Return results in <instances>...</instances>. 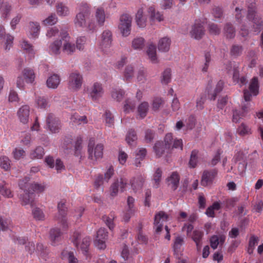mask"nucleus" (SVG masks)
<instances>
[{"mask_svg":"<svg viewBox=\"0 0 263 263\" xmlns=\"http://www.w3.org/2000/svg\"><path fill=\"white\" fill-rule=\"evenodd\" d=\"M132 20V18L128 14H125L121 16L119 28L123 36H127L130 34Z\"/></svg>","mask_w":263,"mask_h":263,"instance_id":"0eeeda50","label":"nucleus"},{"mask_svg":"<svg viewBox=\"0 0 263 263\" xmlns=\"http://www.w3.org/2000/svg\"><path fill=\"white\" fill-rule=\"evenodd\" d=\"M30 32L33 37H37L40 29L39 23L30 22L29 23Z\"/></svg>","mask_w":263,"mask_h":263,"instance_id":"c03bdc74","label":"nucleus"},{"mask_svg":"<svg viewBox=\"0 0 263 263\" xmlns=\"http://www.w3.org/2000/svg\"><path fill=\"white\" fill-rule=\"evenodd\" d=\"M134 67L131 65L126 66L124 71V79L126 81H130L134 76Z\"/></svg>","mask_w":263,"mask_h":263,"instance_id":"49530a36","label":"nucleus"},{"mask_svg":"<svg viewBox=\"0 0 263 263\" xmlns=\"http://www.w3.org/2000/svg\"><path fill=\"white\" fill-rule=\"evenodd\" d=\"M259 92V82L258 78L253 77L250 81L249 90L245 89L243 90V97L246 101L251 100L252 95L256 96Z\"/></svg>","mask_w":263,"mask_h":263,"instance_id":"39448f33","label":"nucleus"},{"mask_svg":"<svg viewBox=\"0 0 263 263\" xmlns=\"http://www.w3.org/2000/svg\"><path fill=\"white\" fill-rule=\"evenodd\" d=\"M248 111V107L246 105H243L240 109H233L232 121L235 123L239 122L240 119L246 116Z\"/></svg>","mask_w":263,"mask_h":263,"instance_id":"a211bd4d","label":"nucleus"},{"mask_svg":"<svg viewBox=\"0 0 263 263\" xmlns=\"http://www.w3.org/2000/svg\"><path fill=\"white\" fill-rule=\"evenodd\" d=\"M25 180L26 181H28L27 179H25ZM19 186L21 189L24 191V194L21 195L20 197L22 204L23 205L30 204L31 206H33L35 195L33 192L27 189L28 185L27 182L21 181L19 183Z\"/></svg>","mask_w":263,"mask_h":263,"instance_id":"f03ea898","label":"nucleus"},{"mask_svg":"<svg viewBox=\"0 0 263 263\" xmlns=\"http://www.w3.org/2000/svg\"><path fill=\"white\" fill-rule=\"evenodd\" d=\"M198 154L199 151L196 149L192 151L189 162L190 167L195 168L197 166L198 162Z\"/></svg>","mask_w":263,"mask_h":263,"instance_id":"4c0bfd02","label":"nucleus"},{"mask_svg":"<svg viewBox=\"0 0 263 263\" xmlns=\"http://www.w3.org/2000/svg\"><path fill=\"white\" fill-rule=\"evenodd\" d=\"M83 78L82 75L77 71L71 73L69 77V87L74 90L79 89L82 84Z\"/></svg>","mask_w":263,"mask_h":263,"instance_id":"9b49d317","label":"nucleus"},{"mask_svg":"<svg viewBox=\"0 0 263 263\" xmlns=\"http://www.w3.org/2000/svg\"><path fill=\"white\" fill-rule=\"evenodd\" d=\"M130 183L133 191L136 193L142 189L143 185V180L142 177L134 178Z\"/></svg>","mask_w":263,"mask_h":263,"instance_id":"f704fd0d","label":"nucleus"},{"mask_svg":"<svg viewBox=\"0 0 263 263\" xmlns=\"http://www.w3.org/2000/svg\"><path fill=\"white\" fill-rule=\"evenodd\" d=\"M79 10V13L76 16L74 24L77 26L83 27L86 24V17L90 13L88 5L86 3H82L80 6Z\"/></svg>","mask_w":263,"mask_h":263,"instance_id":"20e7f679","label":"nucleus"},{"mask_svg":"<svg viewBox=\"0 0 263 263\" xmlns=\"http://www.w3.org/2000/svg\"><path fill=\"white\" fill-rule=\"evenodd\" d=\"M44 148L41 146H37L30 153V157L32 159H41L44 155Z\"/></svg>","mask_w":263,"mask_h":263,"instance_id":"79ce46f5","label":"nucleus"},{"mask_svg":"<svg viewBox=\"0 0 263 263\" xmlns=\"http://www.w3.org/2000/svg\"><path fill=\"white\" fill-rule=\"evenodd\" d=\"M243 50L242 46L239 45H233L230 49V54L234 58L240 56Z\"/></svg>","mask_w":263,"mask_h":263,"instance_id":"37998d69","label":"nucleus"},{"mask_svg":"<svg viewBox=\"0 0 263 263\" xmlns=\"http://www.w3.org/2000/svg\"><path fill=\"white\" fill-rule=\"evenodd\" d=\"M59 211V215L58 216H66L67 212V207L65 204V201L61 200L58 204Z\"/></svg>","mask_w":263,"mask_h":263,"instance_id":"6e6d98bb","label":"nucleus"},{"mask_svg":"<svg viewBox=\"0 0 263 263\" xmlns=\"http://www.w3.org/2000/svg\"><path fill=\"white\" fill-rule=\"evenodd\" d=\"M224 34L228 39H233L235 36V30L232 24L227 23L224 27Z\"/></svg>","mask_w":263,"mask_h":263,"instance_id":"473e14b6","label":"nucleus"},{"mask_svg":"<svg viewBox=\"0 0 263 263\" xmlns=\"http://www.w3.org/2000/svg\"><path fill=\"white\" fill-rule=\"evenodd\" d=\"M143 11L142 8L138 10L136 15V20L139 27L143 28L146 26V19L143 16Z\"/></svg>","mask_w":263,"mask_h":263,"instance_id":"c756f323","label":"nucleus"},{"mask_svg":"<svg viewBox=\"0 0 263 263\" xmlns=\"http://www.w3.org/2000/svg\"><path fill=\"white\" fill-rule=\"evenodd\" d=\"M0 166L5 171H8L10 167V160L6 156L0 157Z\"/></svg>","mask_w":263,"mask_h":263,"instance_id":"603ef678","label":"nucleus"},{"mask_svg":"<svg viewBox=\"0 0 263 263\" xmlns=\"http://www.w3.org/2000/svg\"><path fill=\"white\" fill-rule=\"evenodd\" d=\"M89 97L93 101H97L102 97L104 90L102 84L95 82L87 88Z\"/></svg>","mask_w":263,"mask_h":263,"instance_id":"423d86ee","label":"nucleus"},{"mask_svg":"<svg viewBox=\"0 0 263 263\" xmlns=\"http://www.w3.org/2000/svg\"><path fill=\"white\" fill-rule=\"evenodd\" d=\"M56 219L58 222L60 223L63 231H66L68 228V223L66 216H57Z\"/></svg>","mask_w":263,"mask_h":263,"instance_id":"e2e57ef3","label":"nucleus"},{"mask_svg":"<svg viewBox=\"0 0 263 263\" xmlns=\"http://www.w3.org/2000/svg\"><path fill=\"white\" fill-rule=\"evenodd\" d=\"M148 109V104L147 102L142 103L138 107V118L140 119H143L147 115Z\"/></svg>","mask_w":263,"mask_h":263,"instance_id":"ea45409f","label":"nucleus"},{"mask_svg":"<svg viewBox=\"0 0 263 263\" xmlns=\"http://www.w3.org/2000/svg\"><path fill=\"white\" fill-rule=\"evenodd\" d=\"M173 135L172 133H168L166 134L164 140V144L165 146H166V148H168L169 149H171L172 145L173 143Z\"/></svg>","mask_w":263,"mask_h":263,"instance_id":"0e129e2a","label":"nucleus"},{"mask_svg":"<svg viewBox=\"0 0 263 263\" xmlns=\"http://www.w3.org/2000/svg\"><path fill=\"white\" fill-rule=\"evenodd\" d=\"M105 124L108 127H111L114 125V117L109 110H106L104 115Z\"/></svg>","mask_w":263,"mask_h":263,"instance_id":"a19ab883","label":"nucleus"},{"mask_svg":"<svg viewBox=\"0 0 263 263\" xmlns=\"http://www.w3.org/2000/svg\"><path fill=\"white\" fill-rule=\"evenodd\" d=\"M238 134L241 136H244L251 134V129L245 124L242 123L237 129Z\"/></svg>","mask_w":263,"mask_h":263,"instance_id":"3c124183","label":"nucleus"},{"mask_svg":"<svg viewBox=\"0 0 263 263\" xmlns=\"http://www.w3.org/2000/svg\"><path fill=\"white\" fill-rule=\"evenodd\" d=\"M227 68L229 73H232L233 79L234 82L238 83L240 86L247 83V80L245 77H242L239 78V71L238 66L237 64H233L232 63H230L229 66Z\"/></svg>","mask_w":263,"mask_h":263,"instance_id":"9d476101","label":"nucleus"},{"mask_svg":"<svg viewBox=\"0 0 263 263\" xmlns=\"http://www.w3.org/2000/svg\"><path fill=\"white\" fill-rule=\"evenodd\" d=\"M144 40L142 37L135 39L133 41V47L136 49H142L144 46Z\"/></svg>","mask_w":263,"mask_h":263,"instance_id":"680f3d73","label":"nucleus"},{"mask_svg":"<svg viewBox=\"0 0 263 263\" xmlns=\"http://www.w3.org/2000/svg\"><path fill=\"white\" fill-rule=\"evenodd\" d=\"M172 79V70L170 68H166L162 73L161 76V82L163 84H168L171 82Z\"/></svg>","mask_w":263,"mask_h":263,"instance_id":"7c9ffc66","label":"nucleus"},{"mask_svg":"<svg viewBox=\"0 0 263 263\" xmlns=\"http://www.w3.org/2000/svg\"><path fill=\"white\" fill-rule=\"evenodd\" d=\"M114 218V216L112 214L110 215V216L104 215L102 217L103 220L105 222V223L110 230L112 229L114 227V224L113 222Z\"/></svg>","mask_w":263,"mask_h":263,"instance_id":"bf43d9fd","label":"nucleus"},{"mask_svg":"<svg viewBox=\"0 0 263 263\" xmlns=\"http://www.w3.org/2000/svg\"><path fill=\"white\" fill-rule=\"evenodd\" d=\"M48 129L53 133L59 132L61 128V123L59 119L52 114H49L46 119Z\"/></svg>","mask_w":263,"mask_h":263,"instance_id":"f8f14e48","label":"nucleus"},{"mask_svg":"<svg viewBox=\"0 0 263 263\" xmlns=\"http://www.w3.org/2000/svg\"><path fill=\"white\" fill-rule=\"evenodd\" d=\"M168 216L163 211H160L155 215L154 227L156 234H160L163 229V222L167 221Z\"/></svg>","mask_w":263,"mask_h":263,"instance_id":"1a4fd4ad","label":"nucleus"},{"mask_svg":"<svg viewBox=\"0 0 263 263\" xmlns=\"http://www.w3.org/2000/svg\"><path fill=\"white\" fill-rule=\"evenodd\" d=\"M147 154V150L145 148H138L135 152V165L137 167L141 166V161H143Z\"/></svg>","mask_w":263,"mask_h":263,"instance_id":"4be33fe9","label":"nucleus"},{"mask_svg":"<svg viewBox=\"0 0 263 263\" xmlns=\"http://www.w3.org/2000/svg\"><path fill=\"white\" fill-rule=\"evenodd\" d=\"M153 148L156 157L158 158L161 157L165 153H170L171 151L168 148H166V146L164 145V143L162 141L157 142Z\"/></svg>","mask_w":263,"mask_h":263,"instance_id":"412c9836","label":"nucleus"},{"mask_svg":"<svg viewBox=\"0 0 263 263\" xmlns=\"http://www.w3.org/2000/svg\"><path fill=\"white\" fill-rule=\"evenodd\" d=\"M164 101L162 98L156 97L152 100V107L154 111L158 110L163 105Z\"/></svg>","mask_w":263,"mask_h":263,"instance_id":"de8ad7c7","label":"nucleus"},{"mask_svg":"<svg viewBox=\"0 0 263 263\" xmlns=\"http://www.w3.org/2000/svg\"><path fill=\"white\" fill-rule=\"evenodd\" d=\"M35 102L38 107L41 108H45L48 106V102L44 97H37Z\"/></svg>","mask_w":263,"mask_h":263,"instance_id":"69168bd1","label":"nucleus"},{"mask_svg":"<svg viewBox=\"0 0 263 263\" xmlns=\"http://www.w3.org/2000/svg\"><path fill=\"white\" fill-rule=\"evenodd\" d=\"M149 13L151 15V21H157L160 22L164 20L163 15L160 12L156 11L155 8L152 7L149 8Z\"/></svg>","mask_w":263,"mask_h":263,"instance_id":"72a5a7b5","label":"nucleus"},{"mask_svg":"<svg viewBox=\"0 0 263 263\" xmlns=\"http://www.w3.org/2000/svg\"><path fill=\"white\" fill-rule=\"evenodd\" d=\"M112 43V33L109 30H104L101 34L100 46L102 48H109Z\"/></svg>","mask_w":263,"mask_h":263,"instance_id":"dca6fc26","label":"nucleus"},{"mask_svg":"<svg viewBox=\"0 0 263 263\" xmlns=\"http://www.w3.org/2000/svg\"><path fill=\"white\" fill-rule=\"evenodd\" d=\"M247 18L253 23V29L254 32H259L262 29L263 21L261 18L256 16V4L253 1L248 6Z\"/></svg>","mask_w":263,"mask_h":263,"instance_id":"f257e3e1","label":"nucleus"},{"mask_svg":"<svg viewBox=\"0 0 263 263\" xmlns=\"http://www.w3.org/2000/svg\"><path fill=\"white\" fill-rule=\"evenodd\" d=\"M57 11L59 15L66 16L69 13V9L63 3H59L57 6Z\"/></svg>","mask_w":263,"mask_h":263,"instance_id":"09e8293b","label":"nucleus"},{"mask_svg":"<svg viewBox=\"0 0 263 263\" xmlns=\"http://www.w3.org/2000/svg\"><path fill=\"white\" fill-rule=\"evenodd\" d=\"M63 44V51L66 54H71L75 51L74 44L70 43L69 40H65Z\"/></svg>","mask_w":263,"mask_h":263,"instance_id":"2f4dec72","label":"nucleus"},{"mask_svg":"<svg viewBox=\"0 0 263 263\" xmlns=\"http://www.w3.org/2000/svg\"><path fill=\"white\" fill-rule=\"evenodd\" d=\"M162 171L160 168H158L153 176V181L155 182L154 186L155 187L157 188L159 186L160 182L161 181V176H162Z\"/></svg>","mask_w":263,"mask_h":263,"instance_id":"8fccbe9b","label":"nucleus"},{"mask_svg":"<svg viewBox=\"0 0 263 263\" xmlns=\"http://www.w3.org/2000/svg\"><path fill=\"white\" fill-rule=\"evenodd\" d=\"M90 239L89 237H86L82 240L80 246L81 249L84 252V254L87 252L88 247L90 245Z\"/></svg>","mask_w":263,"mask_h":263,"instance_id":"052dcab7","label":"nucleus"},{"mask_svg":"<svg viewBox=\"0 0 263 263\" xmlns=\"http://www.w3.org/2000/svg\"><path fill=\"white\" fill-rule=\"evenodd\" d=\"M82 139L81 137H78L74 144V155L75 156L80 157V159H82L84 157L82 153Z\"/></svg>","mask_w":263,"mask_h":263,"instance_id":"c85d7f7f","label":"nucleus"},{"mask_svg":"<svg viewBox=\"0 0 263 263\" xmlns=\"http://www.w3.org/2000/svg\"><path fill=\"white\" fill-rule=\"evenodd\" d=\"M62 45V42L61 40L54 41L49 46V52L53 54H60Z\"/></svg>","mask_w":263,"mask_h":263,"instance_id":"cd10ccee","label":"nucleus"},{"mask_svg":"<svg viewBox=\"0 0 263 263\" xmlns=\"http://www.w3.org/2000/svg\"><path fill=\"white\" fill-rule=\"evenodd\" d=\"M95 144V139L91 138L88 144V158L91 160H97L103 156V144H98L94 147Z\"/></svg>","mask_w":263,"mask_h":263,"instance_id":"7ed1b4c3","label":"nucleus"},{"mask_svg":"<svg viewBox=\"0 0 263 263\" xmlns=\"http://www.w3.org/2000/svg\"><path fill=\"white\" fill-rule=\"evenodd\" d=\"M223 84L224 83L222 81H219L217 83L214 92L211 93H209V98L210 100H215L217 95L222 91L223 87Z\"/></svg>","mask_w":263,"mask_h":263,"instance_id":"58836bf2","label":"nucleus"},{"mask_svg":"<svg viewBox=\"0 0 263 263\" xmlns=\"http://www.w3.org/2000/svg\"><path fill=\"white\" fill-rule=\"evenodd\" d=\"M134 198L132 196H128L127 198V210L123 216V220L125 222L129 221L130 217L134 215L135 209L134 208Z\"/></svg>","mask_w":263,"mask_h":263,"instance_id":"2eb2a0df","label":"nucleus"},{"mask_svg":"<svg viewBox=\"0 0 263 263\" xmlns=\"http://www.w3.org/2000/svg\"><path fill=\"white\" fill-rule=\"evenodd\" d=\"M96 20L100 26H103L105 20L104 10L102 8H98L96 11Z\"/></svg>","mask_w":263,"mask_h":263,"instance_id":"c9c22d12","label":"nucleus"},{"mask_svg":"<svg viewBox=\"0 0 263 263\" xmlns=\"http://www.w3.org/2000/svg\"><path fill=\"white\" fill-rule=\"evenodd\" d=\"M124 95V91L123 90L114 89L111 92V97L118 102H120Z\"/></svg>","mask_w":263,"mask_h":263,"instance_id":"5fc2aeb1","label":"nucleus"},{"mask_svg":"<svg viewBox=\"0 0 263 263\" xmlns=\"http://www.w3.org/2000/svg\"><path fill=\"white\" fill-rule=\"evenodd\" d=\"M204 23V20H198L195 21L190 31V34L192 37L196 40H200L202 37L205 32L203 27Z\"/></svg>","mask_w":263,"mask_h":263,"instance_id":"6e6552de","label":"nucleus"},{"mask_svg":"<svg viewBox=\"0 0 263 263\" xmlns=\"http://www.w3.org/2000/svg\"><path fill=\"white\" fill-rule=\"evenodd\" d=\"M209 30L211 34L213 35L219 34L220 32V28L217 25L211 23L209 25Z\"/></svg>","mask_w":263,"mask_h":263,"instance_id":"774afa93","label":"nucleus"},{"mask_svg":"<svg viewBox=\"0 0 263 263\" xmlns=\"http://www.w3.org/2000/svg\"><path fill=\"white\" fill-rule=\"evenodd\" d=\"M171 44V40L169 37L161 38L158 44V48L160 51L166 52L169 51Z\"/></svg>","mask_w":263,"mask_h":263,"instance_id":"b1692460","label":"nucleus"},{"mask_svg":"<svg viewBox=\"0 0 263 263\" xmlns=\"http://www.w3.org/2000/svg\"><path fill=\"white\" fill-rule=\"evenodd\" d=\"M136 106V103L134 100L128 99L126 100L124 105V111L128 112L133 110Z\"/></svg>","mask_w":263,"mask_h":263,"instance_id":"864d4df0","label":"nucleus"},{"mask_svg":"<svg viewBox=\"0 0 263 263\" xmlns=\"http://www.w3.org/2000/svg\"><path fill=\"white\" fill-rule=\"evenodd\" d=\"M28 186L27 189L30 190L31 191H37L39 192H42L44 190V187L37 183H33L31 184H28Z\"/></svg>","mask_w":263,"mask_h":263,"instance_id":"338daca9","label":"nucleus"},{"mask_svg":"<svg viewBox=\"0 0 263 263\" xmlns=\"http://www.w3.org/2000/svg\"><path fill=\"white\" fill-rule=\"evenodd\" d=\"M127 184V181L123 178L117 179L110 187V195L116 196L119 190L123 192Z\"/></svg>","mask_w":263,"mask_h":263,"instance_id":"4468645a","label":"nucleus"},{"mask_svg":"<svg viewBox=\"0 0 263 263\" xmlns=\"http://www.w3.org/2000/svg\"><path fill=\"white\" fill-rule=\"evenodd\" d=\"M71 120L73 122L76 124H80L82 123H87V120L86 116H80L78 115H74L71 117Z\"/></svg>","mask_w":263,"mask_h":263,"instance_id":"13d9d810","label":"nucleus"},{"mask_svg":"<svg viewBox=\"0 0 263 263\" xmlns=\"http://www.w3.org/2000/svg\"><path fill=\"white\" fill-rule=\"evenodd\" d=\"M18 118L21 122L26 124L28 122L29 116V107L27 105L22 106L17 112Z\"/></svg>","mask_w":263,"mask_h":263,"instance_id":"5701e85b","label":"nucleus"},{"mask_svg":"<svg viewBox=\"0 0 263 263\" xmlns=\"http://www.w3.org/2000/svg\"><path fill=\"white\" fill-rule=\"evenodd\" d=\"M23 76L27 83H32L35 78V74L33 70L29 68L24 69L23 72Z\"/></svg>","mask_w":263,"mask_h":263,"instance_id":"e433bc0d","label":"nucleus"},{"mask_svg":"<svg viewBox=\"0 0 263 263\" xmlns=\"http://www.w3.org/2000/svg\"><path fill=\"white\" fill-rule=\"evenodd\" d=\"M32 214L34 218L37 220H43L45 218V215L42 210L38 208H35L32 210Z\"/></svg>","mask_w":263,"mask_h":263,"instance_id":"4d7b16f0","label":"nucleus"},{"mask_svg":"<svg viewBox=\"0 0 263 263\" xmlns=\"http://www.w3.org/2000/svg\"><path fill=\"white\" fill-rule=\"evenodd\" d=\"M60 83V78L57 74H53L47 80L46 83L48 87L56 88Z\"/></svg>","mask_w":263,"mask_h":263,"instance_id":"a878e982","label":"nucleus"},{"mask_svg":"<svg viewBox=\"0 0 263 263\" xmlns=\"http://www.w3.org/2000/svg\"><path fill=\"white\" fill-rule=\"evenodd\" d=\"M137 139V136L136 132L130 129L128 131V133L126 136V141L127 143L132 145L133 143L135 142Z\"/></svg>","mask_w":263,"mask_h":263,"instance_id":"a18cd8bd","label":"nucleus"},{"mask_svg":"<svg viewBox=\"0 0 263 263\" xmlns=\"http://www.w3.org/2000/svg\"><path fill=\"white\" fill-rule=\"evenodd\" d=\"M184 243L183 238L180 236H177L174 240L173 246L174 254L176 258H179V256L182 255L181 247Z\"/></svg>","mask_w":263,"mask_h":263,"instance_id":"6ab92c4d","label":"nucleus"},{"mask_svg":"<svg viewBox=\"0 0 263 263\" xmlns=\"http://www.w3.org/2000/svg\"><path fill=\"white\" fill-rule=\"evenodd\" d=\"M62 234L59 228L54 227L50 230L49 239L52 245H55L57 242L61 240Z\"/></svg>","mask_w":263,"mask_h":263,"instance_id":"f3484780","label":"nucleus"},{"mask_svg":"<svg viewBox=\"0 0 263 263\" xmlns=\"http://www.w3.org/2000/svg\"><path fill=\"white\" fill-rule=\"evenodd\" d=\"M204 235L203 231L198 230L193 231L191 238L195 242L197 251H200L202 247V240Z\"/></svg>","mask_w":263,"mask_h":263,"instance_id":"aec40b11","label":"nucleus"},{"mask_svg":"<svg viewBox=\"0 0 263 263\" xmlns=\"http://www.w3.org/2000/svg\"><path fill=\"white\" fill-rule=\"evenodd\" d=\"M217 174V171L216 169H213L210 171H204L203 173L201 180V185L206 186L212 184Z\"/></svg>","mask_w":263,"mask_h":263,"instance_id":"ddd939ff","label":"nucleus"},{"mask_svg":"<svg viewBox=\"0 0 263 263\" xmlns=\"http://www.w3.org/2000/svg\"><path fill=\"white\" fill-rule=\"evenodd\" d=\"M180 177L178 173L174 172L171 176L167 178L168 185H171V188L173 190H176L179 184Z\"/></svg>","mask_w":263,"mask_h":263,"instance_id":"393cba45","label":"nucleus"},{"mask_svg":"<svg viewBox=\"0 0 263 263\" xmlns=\"http://www.w3.org/2000/svg\"><path fill=\"white\" fill-rule=\"evenodd\" d=\"M149 60L153 64H158L159 62L157 55L156 46L153 44L149 43Z\"/></svg>","mask_w":263,"mask_h":263,"instance_id":"bb28decb","label":"nucleus"}]
</instances>
